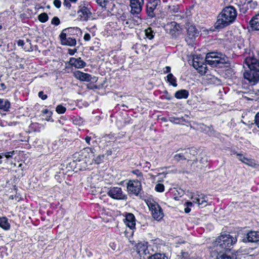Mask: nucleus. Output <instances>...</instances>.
<instances>
[{"label":"nucleus","instance_id":"473e14b6","mask_svg":"<svg viewBox=\"0 0 259 259\" xmlns=\"http://www.w3.org/2000/svg\"><path fill=\"white\" fill-rule=\"evenodd\" d=\"M146 36L150 39L153 38L154 35L153 34V31L150 27L148 28L145 30Z\"/></svg>","mask_w":259,"mask_h":259},{"label":"nucleus","instance_id":"2f4dec72","mask_svg":"<svg viewBox=\"0 0 259 259\" xmlns=\"http://www.w3.org/2000/svg\"><path fill=\"white\" fill-rule=\"evenodd\" d=\"M73 122L74 124L80 125L83 123V120L81 117L77 116L75 117H74L73 118Z\"/></svg>","mask_w":259,"mask_h":259},{"label":"nucleus","instance_id":"f3484780","mask_svg":"<svg viewBox=\"0 0 259 259\" xmlns=\"http://www.w3.org/2000/svg\"><path fill=\"white\" fill-rule=\"evenodd\" d=\"M124 222L130 229H134L136 225L135 218L134 214L132 213H127Z\"/></svg>","mask_w":259,"mask_h":259},{"label":"nucleus","instance_id":"37998d69","mask_svg":"<svg viewBox=\"0 0 259 259\" xmlns=\"http://www.w3.org/2000/svg\"><path fill=\"white\" fill-rule=\"evenodd\" d=\"M248 4L251 9H254L257 6V2L255 1H250L248 2Z\"/></svg>","mask_w":259,"mask_h":259},{"label":"nucleus","instance_id":"69168bd1","mask_svg":"<svg viewBox=\"0 0 259 259\" xmlns=\"http://www.w3.org/2000/svg\"><path fill=\"white\" fill-rule=\"evenodd\" d=\"M43 113H47L48 112V110L47 109H45L42 111Z\"/></svg>","mask_w":259,"mask_h":259},{"label":"nucleus","instance_id":"2eb2a0df","mask_svg":"<svg viewBox=\"0 0 259 259\" xmlns=\"http://www.w3.org/2000/svg\"><path fill=\"white\" fill-rule=\"evenodd\" d=\"M78 13L79 14L80 19L83 21H87L92 15L90 8L85 6L81 7Z\"/></svg>","mask_w":259,"mask_h":259},{"label":"nucleus","instance_id":"423d86ee","mask_svg":"<svg viewBox=\"0 0 259 259\" xmlns=\"http://www.w3.org/2000/svg\"><path fill=\"white\" fill-rule=\"evenodd\" d=\"M161 2L160 0L149 1L146 5L147 13L150 18H153L160 12Z\"/></svg>","mask_w":259,"mask_h":259},{"label":"nucleus","instance_id":"5701e85b","mask_svg":"<svg viewBox=\"0 0 259 259\" xmlns=\"http://www.w3.org/2000/svg\"><path fill=\"white\" fill-rule=\"evenodd\" d=\"M250 24L252 29L259 30V14L255 15L251 20Z\"/></svg>","mask_w":259,"mask_h":259},{"label":"nucleus","instance_id":"f257e3e1","mask_svg":"<svg viewBox=\"0 0 259 259\" xmlns=\"http://www.w3.org/2000/svg\"><path fill=\"white\" fill-rule=\"evenodd\" d=\"M236 16V10L233 6L225 7L218 16L215 28L220 29L229 26L235 21Z\"/></svg>","mask_w":259,"mask_h":259},{"label":"nucleus","instance_id":"774afa93","mask_svg":"<svg viewBox=\"0 0 259 259\" xmlns=\"http://www.w3.org/2000/svg\"><path fill=\"white\" fill-rule=\"evenodd\" d=\"M70 1L72 2H76L77 0H69Z\"/></svg>","mask_w":259,"mask_h":259},{"label":"nucleus","instance_id":"de8ad7c7","mask_svg":"<svg viewBox=\"0 0 259 259\" xmlns=\"http://www.w3.org/2000/svg\"><path fill=\"white\" fill-rule=\"evenodd\" d=\"M254 120L255 123L257 125V127L259 128V114H255Z\"/></svg>","mask_w":259,"mask_h":259},{"label":"nucleus","instance_id":"4be33fe9","mask_svg":"<svg viewBox=\"0 0 259 259\" xmlns=\"http://www.w3.org/2000/svg\"><path fill=\"white\" fill-rule=\"evenodd\" d=\"M137 251L140 256L146 255L149 252L147 245L144 243H138L137 244Z\"/></svg>","mask_w":259,"mask_h":259},{"label":"nucleus","instance_id":"20e7f679","mask_svg":"<svg viewBox=\"0 0 259 259\" xmlns=\"http://www.w3.org/2000/svg\"><path fill=\"white\" fill-rule=\"evenodd\" d=\"M227 58L224 55L217 52L207 53L205 57V62L208 64L215 67L220 64L227 63Z\"/></svg>","mask_w":259,"mask_h":259},{"label":"nucleus","instance_id":"3c124183","mask_svg":"<svg viewBox=\"0 0 259 259\" xmlns=\"http://www.w3.org/2000/svg\"><path fill=\"white\" fill-rule=\"evenodd\" d=\"M121 19L123 20V25L124 26H130V20H123L122 18H121Z\"/></svg>","mask_w":259,"mask_h":259},{"label":"nucleus","instance_id":"49530a36","mask_svg":"<svg viewBox=\"0 0 259 259\" xmlns=\"http://www.w3.org/2000/svg\"><path fill=\"white\" fill-rule=\"evenodd\" d=\"M53 3L55 6L57 8H59L61 7V2L60 0H55Z\"/></svg>","mask_w":259,"mask_h":259},{"label":"nucleus","instance_id":"79ce46f5","mask_svg":"<svg viewBox=\"0 0 259 259\" xmlns=\"http://www.w3.org/2000/svg\"><path fill=\"white\" fill-rule=\"evenodd\" d=\"M60 23L59 19L57 17H54L51 21V23L52 24H54L55 25H58Z\"/></svg>","mask_w":259,"mask_h":259},{"label":"nucleus","instance_id":"c756f323","mask_svg":"<svg viewBox=\"0 0 259 259\" xmlns=\"http://www.w3.org/2000/svg\"><path fill=\"white\" fill-rule=\"evenodd\" d=\"M148 259H168L164 254L155 253L151 255Z\"/></svg>","mask_w":259,"mask_h":259},{"label":"nucleus","instance_id":"6e6552de","mask_svg":"<svg viewBox=\"0 0 259 259\" xmlns=\"http://www.w3.org/2000/svg\"><path fill=\"white\" fill-rule=\"evenodd\" d=\"M127 189L130 193L138 196L142 190L141 182L136 180H130L127 185Z\"/></svg>","mask_w":259,"mask_h":259},{"label":"nucleus","instance_id":"58836bf2","mask_svg":"<svg viewBox=\"0 0 259 259\" xmlns=\"http://www.w3.org/2000/svg\"><path fill=\"white\" fill-rule=\"evenodd\" d=\"M15 153L14 151H12L10 152H6L2 153L3 157L5 156L7 159H9L10 158H11Z\"/></svg>","mask_w":259,"mask_h":259},{"label":"nucleus","instance_id":"a211bd4d","mask_svg":"<svg viewBox=\"0 0 259 259\" xmlns=\"http://www.w3.org/2000/svg\"><path fill=\"white\" fill-rule=\"evenodd\" d=\"M75 77L81 81H90L91 80V76L85 73H83L80 71H76L74 73Z\"/></svg>","mask_w":259,"mask_h":259},{"label":"nucleus","instance_id":"c9c22d12","mask_svg":"<svg viewBox=\"0 0 259 259\" xmlns=\"http://www.w3.org/2000/svg\"><path fill=\"white\" fill-rule=\"evenodd\" d=\"M56 111L58 113H64L66 112V109L65 107L61 105H59L57 106L56 107Z\"/></svg>","mask_w":259,"mask_h":259},{"label":"nucleus","instance_id":"dca6fc26","mask_svg":"<svg viewBox=\"0 0 259 259\" xmlns=\"http://www.w3.org/2000/svg\"><path fill=\"white\" fill-rule=\"evenodd\" d=\"M198 196L199 197H194L193 195L191 196L190 198L193 200L192 203H197L199 206H201L202 207L206 206L207 201L206 197L202 194L200 196L198 195Z\"/></svg>","mask_w":259,"mask_h":259},{"label":"nucleus","instance_id":"4c0bfd02","mask_svg":"<svg viewBox=\"0 0 259 259\" xmlns=\"http://www.w3.org/2000/svg\"><path fill=\"white\" fill-rule=\"evenodd\" d=\"M237 156H238L239 160L243 163H247V162L249 161V159L248 158L243 156L240 154H237Z\"/></svg>","mask_w":259,"mask_h":259},{"label":"nucleus","instance_id":"f704fd0d","mask_svg":"<svg viewBox=\"0 0 259 259\" xmlns=\"http://www.w3.org/2000/svg\"><path fill=\"white\" fill-rule=\"evenodd\" d=\"M155 189L157 192H162L164 190V186L161 183H158L156 185Z\"/></svg>","mask_w":259,"mask_h":259},{"label":"nucleus","instance_id":"393cba45","mask_svg":"<svg viewBox=\"0 0 259 259\" xmlns=\"http://www.w3.org/2000/svg\"><path fill=\"white\" fill-rule=\"evenodd\" d=\"M189 92L186 90H181L176 92L175 97L177 99H186L188 97Z\"/></svg>","mask_w":259,"mask_h":259},{"label":"nucleus","instance_id":"bf43d9fd","mask_svg":"<svg viewBox=\"0 0 259 259\" xmlns=\"http://www.w3.org/2000/svg\"><path fill=\"white\" fill-rule=\"evenodd\" d=\"M175 19L177 20H179V19L181 18V16L178 14L175 15Z\"/></svg>","mask_w":259,"mask_h":259},{"label":"nucleus","instance_id":"338daca9","mask_svg":"<svg viewBox=\"0 0 259 259\" xmlns=\"http://www.w3.org/2000/svg\"><path fill=\"white\" fill-rule=\"evenodd\" d=\"M9 198L10 199H14V197H13V195H11L9 197Z\"/></svg>","mask_w":259,"mask_h":259},{"label":"nucleus","instance_id":"0e129e2a","mask_svg":"<svg viewBox=\"0 0 259 259\" xmlns=\"http://www.w3.org/2000/svg\"><path fill=\"white\" fill-rule=\"evenodd\" d=\"M3 157V155H0V164H1L2 162V159Z\"/></svg>","mask_w":259,"mask_h":259},{"label":"nucleus","instance_id":"bb28decb","mask_svg":"<svg viewBox=\"0 0 259 259\" xmlns=\"http://www.w3.org/2000/svg\"><path fill=\"white\" fill-rule=\"evenodd\" d=\"M236 258L235 254H230L229 252L219 254L217 257V259H236Z\"/></svg>","mask_w":259,"mask_h":259},{"label":"nucleus","instance_id":"09e8293b","mask_svg":"<svg viewBox=\"0 0 259 259\" xmlns=\"http://www.w3.org/2000/svg\"><path fill=\"white\" fill-rule=\"evenodd\" d=\"M157 118H158V120H161L162 121H164V122H167V118H166L165 117H162V115H158L157 116Z\"/></svg>","mask_w":259,"mask_h":259},{"label":"nucleus","instance_id":"aec40b11","mask_svg":"<svg viewBox=\"0 0 259 259\" xmlns=\"http://www.w3.org/2000/svg\"><path fill=\"white\" fill-rule=\"evenodd\" d=\"M70 63L72 66H74L76 68H82L85 66V63L82 61L80 58L76 59L72 58L70 60Z\"/></svg>","mask_w":259,"mask_h":259},{"label":"nucleus","instance_id":"7c9ffc66","mask_svg":"<svg viewBox=\"0 0 259 259\" xmlns=\"http://www.w3.org/2000/svg\"><path fill=\"white\" fill-rule=\"evenodd\" d=\"M48 19L49 17L46 13H41L38 16V20L42 23L47 22L48 20Z\"/></svg>","mask_w":259,"mask_h":259},{"label":"nucleus","instance_id":"4468645a","mask_svg":"<svg viewBox=\"0 0 259 259\" xmlns=\"http://www.w3.org/2000/svg\"><path fill=\"white\" fill-rule=\"evenodd\" d=\"M244 77L250 82L253 84L257 82L259 79V72L250 70L249 71H246L243 73Z\"/></svg>","mask_w":259,"mask_h":259},{"label":"nucleus","instance_id":"cd10ccee","mask_svg":"<svg viewBox=\"0 0 259 259\" xmlns=\"http://www.w3.org/2000/svg\"><path fill=\"white\" fill-rule=\"evenodd\" d=\"M169 120L172 123L175 124H183L186 121V120L184 117H174L171 116L169 117Z\"/></svg>","mask_w":259,"mask_h":259},{"label":"nucleus","instance_id":"9b49d317","mask_svg":"<svg viewBox=\"0 0 259 259\" xmlns=\"http://www.w3.org/2000/svg\"><path fill=\"white\" fill-rule=\"evenodd\" d=\"M245 65L250 70L259 72V61L253 57H247L245 60Z\"/></svg>","mask_w":259,"mask_h":259},{"label":"nucleus","instance_id":"1a4fd4ad","mask_svg":"<svg viewBox=\"0 0 259 259\" xmlns=\"http://www.w3.org/2000/svg\"><path fill=\"white\" fill-rule=\"evenodd\" d=\"M200 58L196 57L194 58L193 60V66L194 68L198 70V71L203 74L206 73L207 66L206 63H204L202 61V59H201V61L200 60Z\"/></svg>","mask_w":259,"mask_h":259},{"label":"nucleus","instance_id":"c03bdc74","mask_svg":"<svg viewBox=\"0 0 259 259\" xmlns=\"http://www.w3.org/2000/svg\"><path fill=\"white\" fill-rule=\"evenodd\" d=\"M181 256V257L180 259H188L189 255L188 252L182 251Z\"/></svg>","mask_w":259,"mask_h":259},{"label":"nucleus","instance_id":"9d476101","mask_svg":"<svg viewBox=\"0 0 259 259\" xmlns=\"http://www.w3.org/2000/svg\"><path fill=\"white\" fill-rule=\"evenodd\" d=\"M66 29H63L60 34V38L61 44L63 45H67L69 46H74L76 44V39L70 37H67L66 33L65 31Z\"/></svg>","mask_w":259,"mask_h":259},{"label":"nucleus","instance_id":"6e6d98bb","mask_svg":"<svg viewBox=\"0 0 259 259\" xmlns=\"http://www.w3.org/2000/svg\"><path fill=\"white\" fill-rule=\"evenodd\" d=\"M91 140V137L87 136L85 138V142L89 144L90 145V141Z\"/></svg>","mask_w":259,"mask_h":259},{"label":"nucleus","instance_id":"39448f33","mask_svg":"<svg viewBox=\"0 0 259 259\" xmlns=\"http://www.w3.org/2000/svg\"><path fill=\"white\" fill-rule=\"evenodd\" d=\"M146 203L152 212L153 218L158 221L160 220L163 217V213L159 204L153 200H147Z\"/></svg>","mask_w":259,"mask_h":259},{"label":"nucleus","instance_id":"4d7b16f0","mask_svg":"<svg viewBox=\"0 0 259 259\" xmlns=\"http://www.w3.org/2000/svg\"><path fill=\"white\" fill-rule=\"evenodd\" d=\"M76 52V49H73V50H69V53L70 55H73L75 52Z\"/></svg>","mask_w":259,"mask_h":259},{"label":"nucleus","instance_id":"ddd939ff","mask_svg":"<svg viewBox=\"0 0 259 259\" xmlns=\"http://www.w3.org/2000/svg\"><path fill=\"white\" fill-rule=\"evenodd\" d=\"M143 0H130V6L132 14H139L142 11Z\"/></svg>","mask_w":259,"mask_h":259},{"label":"nucleus","instance_id":"5fc2aeb1","mask_svg":"<svg viewBox=\"0 0 259 259\" xmlns=\"http://www.w3.org/2000/svg\"><path fill=\"white\" fill-rule=\"evenodd\" d=\"M17 44L19 46H21V47H22L24 46V42L23 40H21V39H19L18 40V41H17Z\"/></svg>","mask_w":259,"mask_h":259},{"label":"nucleus","instance_id":"7ed1b4c3","mask_svg":"<svg viewBox=\"0 0 259 259\" xmlns=\"http://www.w3.org/2000/svg\"><path fill=\"white\" fill-rule=\"evenodd\" d=\"M237 241L236 237H233L229 234H222L219 236L215 241L217 246H219L221 248L225 250H230V247L234 244Z\"/></svg>","mask_w":259,"mask_h":259},{"label":"nucleus","instance_id":"72a5a7b5","mask_svg":"<svg viewBox=\"0 0 259 259\" xmlns=\"http://www.w3.org/2000/svg\"><path fill=\"white\" fill-rule=\"evenodd\" d=\"M184 205L186 207L184 209V211L185 213H189L191 211L190 207H192L193 205V203L192 202L188 201L185 203Z\"/></svg>","mask_w":259,"mask_h":259},{"label":"nucleus","instance_id":"412c9836","mask_svg":"<svg viewBox=\"0 0 259 259\" xmlns=\"http://www.w3.org/2000/svg\"><path fill=\"white\" fill-rule=\"evenodd\" d=\"M198 31L195 26L190 25L187 28V35L190 39L195 38L196 36H198Z\"/></svg>","mask_w":259,"mask_h":259},{"label":"nucleus","instance_id":"8fccbe9b","mask_svg":"<svg viewBox=\"0 0 259 259\" xmlns=\"http://www.w3.org/2000/svg\"><path fill=\"white\" fill-rule=\"evenodd\" d=\"M83 38L85 40V41H89L91 39V36L90 35V34L89 33H85L84 35V37H83Z\"/></svg>","mask_w":259,"mask_h":259},{"label":"nucleus","instance_id":"864d4df0","mask_svg":"<svg viewBox=\"0 0 259 259\" xmlns=\"http://www.w3.org/2000/svg\"><path fill=\"white\" fill-rule=\"evenodd\" d=\"M63 4H64V5H65L66 7H67L68 8H69L71 7L70 3L67 0H65L63 3Z\"/></svg>","mask_w":259,"mask_h":259},{"label":"nucleus","instance_id":"a19ab883","mask_svg":"<svg viewBox=\"0 0 259 259\" xmlns=\"http://www.w3.org/2000/svg\"><path fill=\"white\" fill-rule=\"evenodd\" d=\"M42 116V117H40L41 119L44 120L45 119L46 120L49 121H51V117L50 115H48L47 114H39L38 116L39 117L40 116Z\"/></svg>","mask_w":259,"mask_h":259},{"label":"nucleus","instance_id":"a878e982","mask_svg":"<svg viewBox=\"0 0 259 259\" xmlns=\"http://www.w3.org/2000/svg\"><path fill=\"white\" fill-rule=\"evenodd\" d=\"M0 227L5 230H8L10 229V225L9 223L7 218H0Z\"/></svg>","mask_w":259,"mask_h":259},{"label":"nucleus","instance_id":"a18cd8bd","mask_svg":"<svg viewBox=\"0 0 259 259\" xmlns=\"http://www.w3.org/2000/svg\"><path fill=\"white\" fill-rule=\"evenodd\" d=\"M38 96L42 100H45L47 98V95H45L42 91H40L38 93Z\"/></svg>","mask_w":259,"mask_h":259},{"label":"nucleus","instance_id":"b1692460","mask_svg":"<svg viewBox=\"0 0 259 259\" xmlns=\"http://www.w3.org/2000/svg\"><path fill=\"white\" fill-rule=\"evenodd\" d=\"M10 102L4 99H0V110L3 111H8L9 109L10 108Z\"/></svg>","mask_w":259,"mask_h":259},{"label":"nucleus","instance_id":"e433bc0d","mask_svg":"<svg viewBox=\"0 0 259 259\" xmlns=\"http://www.w3.org/2000/svg\"><path fill=\"white\" fill-rule=\"evenodd\" d=\"M98 4L102 8H106L108 0H96Z\"/></svg>","mask_w":259,"mask_h":259},{"label":"nucleus","instance_id":"603ef678","mask_svg":"<svg viewBox=\"0 0 259 259\" xmlns=\"http://www.w3.org/2000/svg\"><path fill=\"white\" fill-rule=\"evenodd\" d=\"M171 25H172V26H175V28H176V29L177 30H179V28H180V26H179V24H178L176 22H172L171 23Z\"/></svg>","mask_w":259,"mask_h":259},{"label":"nucleus","instance_id":"13d9d810","mask_svg":"<svg viewBox=\"0 0 259 259\" xmlns=\"http://www.w3.org/2000/svg\"><path fill=\"white\" fill-rule=\"evenodd\" d=\"M170 67L169 66H166L165 67V70L164 71V73H168L170 71Z\"/></svg>","mask_w":259,"mask_h":259},{"label":"nucleus","instance_id":"e2e57ef3","mask_svg":"<svg viewBox=\"0 0 259 259\" xmlns=\"http://www.w3.org/2000/svg\"><path fill=\"white\" fill-rule=\"evenodd\" d=\"M107 155H111V153H112V151H111V150L108 151L107 152Z\"/></svg>","mask_w":259,"mask_h":259},{"label":"nucleus","instance_id":"f8f14e48","mask_svg":"<svg viewBox=\"0 0 259 259\" xmlns=\"http://www.w3.org/2000/svg\"><path fill=\"white\" fill-rule=\"evenodd\" d=\"M190 158V150L189 149L178 150L174 157V159L177 161L189 160Z\"/></svg>","mask_w":259,"mask_h":259},{"label":"nucleus","instance_id":"680f3d73","mask_svg":"<svg viewBox=\"0 0 259 259\" xmlns=\"http://www.w3.org/2000/svg\"><path fill=\"white\" fill-rule=\"evenodd\" d=\"M98 158H99L100 160H102L103 158H104V155H101V156H98Z\"/></svg>","mask_w":259,"mask_h":259},{"label":"nucleus","instance_id":"f03ea898","mask_svg":"<svg viewBox=\"0 0 259 259\" xmlns=\"http://www.w3.org/2000/svg\"><path fill=\"white\" fill-rule=\"evenodd\" d=\"M94 149L85 148L80 154L74 155L73 162H75L79 169L85 168L87 166V159L90 158L91 156H94Z\"/></svg>","mask_w":259,"mask_h":259},{"label":"nucleus","instance_id":"6ab92c4d","mask_svg":"<svg viewBox=\"0 0 259 259\" xmlns=\"http://www.w3.org/2000/svg\"><path fill=\"white\" fill-rule=\"evenodd\" d=\"M247 239L249 242H256L259 241V232L250 231L247 234Z\"/></svg>","mask_w":259,"mask_h":259},{"label":"nucleus","instance_id":"052dcab7","mask_svg":"<svg viewBox=\"0 0 259 259\" xmlns=\"http://www.w3.org/2000/svg\"><path fill=\"white\" fill-rule=\"evenodd\" d=\"M1 87L3 90H5L6 88V85L4 83H1Z\"/></svg>","mask_w":259,"mask_h":259},{"label":"nucleus","instance_id":"c85d7f7f","mask_svg":"<svg viewBox=\"0 0 259 259\" xmlns=\"http://www.w3.org/2000/svg\"><path fill=\"white\" fill-rule=\"evenodd\" d=\"M167 81L174 87H176L177 86L176 83V78L171 73H169L167 76Z\"/></svg>","mask_w":259,"mask_h":259},{"label":"nucleus","instance_id":"ea45409f","mask_svg":"<svg viewBox=\"0 0 259 259\" xmlns=\"http://www.w3.org/2000/svg\"><path fill=\"white\" fill-rule=\"evenodd\" d=\"M170 12L171 13H176L178 12L179 7L178 6H172V7L169 6Z\"/></svg>","mask_w":259,"mask_h":259},{"label":"nucleus","instance_id":"0eeeda50","mask_svg":"<svg viewBox=\"0 0 259 259\" xmlns=\"http://www.w3.org/2000/svg\"><path fill=\"white\" fill-rule=\"evenodd\" d=\"M108 195L112 198L117 200H126V195L123 193L121 188L112 187L110 188L107 192Z\"/></svg>","mask_w":259,"mask_h":259}]
</instances>
